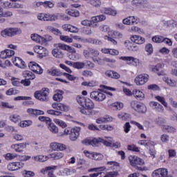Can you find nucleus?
I'll use <instances>...</instances> for the list:
<instances>
[{
	"label": "nucleus",
	"mask_w": 177,
	"mask_h": 177,
	"mask_svg": "<svg viewBox=\"0 0 177 177\" xmlns=\"http://www.w3.org/2000/svg\"><path fill=\"white\" fill-rule=\"evenodd\" d=\"M76 100L78 104L82 106V107H84V109H86V110H88V111H91V110L95 109V104L90 98H86L82 95H78L76 97Z\"/></svg>",
	"instance_id": "f257e3e1"
},
{
	"label": "nucleus",
	"mask_w": 177,
	"mask_h": 177,
	"mask_svg": "<svg viewBox=\"0 0 177 177\" xmlns=\"http://www.w3.org/2000/svg\"><path fill=\"white\" fill-rule=\"evenodd\" d=\"M129 161L133 168H136L137 171H143V168L138 167V165H145V160L138 156L131 155L129 156Z\"/></svg>",
	"instance_id": "f03ea898"
},
{
	"label": "nucleus",
	"mask_w": 177,
	"mask_h": 177,
	"mask_svg": "<svg viewBox=\"0 0 177 177\" xmlns=\"http://www.w3.org/2000/svg\"><path fill=\"white\" fill-rule=\"evenodd\" d=\"M49 88H43L41 90L36 91L34 93V96L39 102H48L49 100Z\"/></svg>",
	"instance_id": "7ed1b4c3"
},
{
	"label": "nucleus",
	"mask_w": 177,
	"mask_h": 177,
	"mask_svg": "<svg viewBox=\"0 0 177 177\" xmlns=\"http://www.w3.org/2000/svg\"><path fill=\"white\" fill-rule=\"evenodd\" d=\"M21 33V29L19 28H8L1 30V35L3 38H8V37H15V35H19Z\"/></svg>",
	"instance_id": "20e7f679"
},
{
	"label": "nucleus",
	"mask_w": 177,
	"mask_h": 177,
	"mask_svg": "<svg viewBox=\"0 0 177 177\" xmlns=\"http://www.w3.org/2000/svg\"><path fill=\"white\" fill-rule=\"evenodd\" d=\"M150 76L147 73H142L136 76L134 82L138 86H142L149 82Z\"/></svg>",
	"instance_id": "39448f33"
},
{
	"label": "nucleus",
	"mask_w": 177,
	"mask_h": 177,
	"mask_svg": "<svg viewBox=\"0 0 177 177\" xmlns=\"http://www.w3.org/2000/svg\"><path fill=\"white\" fill-rule=\"evenodd\" d=\"M90 97L95 102H103L106 99V93L102 91H94L90 93Z\"/></svg>",
	"instance_id": "423d86ee"
},
{
	"label": "nucleus",
	"mask_w": 177,
	"mask_h": 177,
	"mask_svg": "<svg viewBox=\"0 0 177 177\" xmlns=\"http://www.w3.org/2000/svg\"><path fill=\"white\" fill-rule=\"evenodd\" d=\"M34 50L35 53H37V57H39V59H44V57H46V56L49 55L48 49L42 46H35Z\"/></svg>",
	"instance_id": "0eeeda50"
},
{
	"label": "nucleus",
	"mask_w": 177,
	"mask_h": 177,
	"mask_svg": "<svg viewBox=\"0 0 177 177\" xmlns=\"http://www.w3.org/2000/svg\"><path fill=\"white\" fill-rule=\"evenodd\" d=\"M120 60H123V62H126L127 64H129V66H134L135 67H138V66L140 64V60H139V59L131 56L120 57Z\"/></svg>",
	"instance_id": "6e6552de"
},
{
	"label": "nucleus",
	"mask_w": 177,
	"mask_h": 177,
	"mask_svg": "<svg viewBox=\"0 0 177 177\" xmlns=\"http://www.w3.org/2000/svg\"><path fill=\"white\" fill-rule=\"evenodd\" d=\"M27 146H30V142H21L11 145L10 149L14 150L15 153H23V151H24V149H27Z\"/></svg>",
	"instance_id": "1a4fd4ad"
},
{
	"label": "nucleus",
	"mask_w": 177,
	"mask_h": 177,
	"mask_svg": "<svg viewBox=\"0 0 177 177\" xmlns=\"http://www.w3.org/2000/svg\"><path fill=\"white\" fill-rule=\"evenodd\" d=\"M131 5L135 8H140L142 6L145 9H151V6L149 4L147 0H133Z\"/></svg>",
	"instance_id": "9d476101"
},
{
	"label": "nucleus",
	"mask_w": 177,
	"mask_h": 177,
	"mask_svg": "<svg viewBox=\"0 0 177 177\" xmlns=\"http://www.w3.org/2000/svg\"><path fill=\"white\" fill-rule=\"evenodd\" d=\"M22 168H24V162H12L7 165V169L11 171H19Z\"/></svg>",
	"instance_id": "9b49d317"
},
{
	"label": "nucleus",
	"mask_w": 177,
	"mask_h": 177,
	"mask_svg": "<svg viewBox=\"0 0 177 177\" xmlns=\"http://www.w3.org/2000/svg\"><path fill=\"white\" fill-rule=\"evenodd\" d=\"M51 107L54 109V110H57V111H60V113H67L68 111V106L62 102H53L51 104Z\"/></svg>",
	"instance_id": "f8f14e48"
},
{
	"label": "nucleus",
	"mask_w": 177,
	"mask_h": 177,
	"mask_svg": "<svg viewBox=\"0 0 177 177\" xmlns=\"http://www.w3.org/2000/svg\"><path fill=\"white\" fill-rule=\"evenodd\" d=\"M50 149L53 151H64L67 149V146L63 143L53 142L50 144Z\"/></svg>",
	"instance_id": "ddd939ff"
},
{
	"label": "nucleus",
	"mask_w": 177,
	"mask_h": 177,
	"mask_svg": "<svg viewBox=\"0 0 177 177\" xmlns=\"http://www.w3.org/2000/svg\"><path fill=\"white\" fill-rule=\"evenodd\" d=\"M152 177H169L168 169L165 168H159L153 171L151 174Z\"/></svg>",
	"instance_id": "4468645a"
},
{
	"label": "nucleus",
	"mask_w": 177,
	"mask_h": 177,
	"mask_svg": "<svg viewBox=\"0 0 177 177\" xmlns=\"http://www.w3.org/2000/svg\"><path fill=\"white\" fill-rule=\"evenodd\" d=\"M82 145L85 146H98L100 143H102L101 138H86L82 141Z\"/></svg>",
	"instance_id": "2eb2a0df"
},
{
	"label": "nucleus",
	"mask_w": 177,
	"mask_h": 177,
	"mask_svg": "<svg viewBox=\"0 0 177 177\" xmlns=\"http://www.w3.org/2000/svg\"><path fill=\"white\" fill-rule=\"evenodd\" d=\"M29 68L35 74L41 75L44 73V69L35 62H31L29 63Z\"/></svg>",
	"instance_id": "dca6fc26"
},
{
	"label": "nucleus",
	"mask_w": 177,
	"mask_h": 177,
	"mask_svg": "<svg viewBox=\"0 0 177 177\" xmlns=\"http://www.w3.org/2000/svg\"><path fill=\"white\" fill-rule=\"evenodd\" d=\"M81 133V127H75L71 129V134L70 136V139L73 142H75L78 138H80V134Z\"/></svg>",
	"instance_id": "f3484780"
},
{
	"label": "nucleus",
	"mask_w": 177,
	"mask_h": 177,
	"mask_svg": "<svg viewBox=\"0 0 177 177\" xmlns=\"http://www.w3.org/2000/svg\"><path fill=\"white\" fill-rule=\"evenodd\" d=\"M37 20L41 21H53V14L41 12L37 15Z\"/></svg>",
	"instance_id": "a211bd4d"
},
{
	"label": "nucleus",
	"mask_w": 177,
	"mask_h": 177,
	"mask_svg": "<svg viewBox=\"0 0 177 177\" xmlns=\"http://www.w3.org/2000/svg\"><path fill=\"white\" fill-rule=\"evenodd\" d=\"M12 63L15 66L19 67V68H21L22 70L27 68V64H26V62L20 57H17L12 59Z\"/></svg>",
	"instance_id": "6ab92c4d"
},
{
	"label": "nucleus",
	"mask_w": 177,
	"mask_h": 177,
	"mask_svg": "<svg viewBox=\"0 0 177 177\" xmlns=\"http://www.w3.org/2000/svg\"><path fill=\"white\" fill-rule=\"evenodd\" d=\"M31 39H32L37 44H41V45H46V40L45 37L37 34L34 33L31 35Z\"/></svg>",
	"instance_id": "aec40b11"
},
{
	"label": "nucleus",
	"mask_w": 177,
	"mask_h": 177,
	"mask_svg": "<svg viewBox=\"0 0 177 177\" xmlns=\"http://www.w3.org/2000/svg\"><path fill=\"white\" fill-rule=\"evenodd\" d=\"M124 46L128 50H131L132 52H138L139 50V47L132 41L126 40L124 41Z\"/></svg>",
	"instance_id": "412c9836"
},
{
	"label": "nucleus",
	"mask_w": 177,
	"mask_h": 177,
	"mask_svg": "<svg viewBox=\"0 0 177 177\" xmlns=\"http://www.w3.org/2000/svg\"><path fill=\"white\" fill-rule=\"evenodd\" d=\"M70 19V17L64 13L53 14V21H56V20H64V21H68Z\"/></svg>",
	"instance_id": "4be33fe9"
},
{
	"label": "nucleus",
	"mask_w": 177,
	"mask_h": 177,
	"mask_svg": "<svg viewBox=\"0 0 177 177\" xmlns=\"http://www.w3.org/2000/svg\"><path fill=\"white\" fill-rule=\"evenodd\" d=\"M114 118L110 115H105L104 117H100L96 119V124H106L107 122H113Z\"/></svg>",
	"instance_id": "5701e85b"
},
{
	"label": "nucleus",
	"mask_w": 177,
	"mask_h": 177,
	"mask_svg": "<svg viewBox=\"0 0 177 177\" xmlns=\"http://www.w3.org/2000/svg\"><path fill=\"white\" fill-rule=\"evenodd\" d=\"M130 39L132 42L138 44V45H142V44H145V42H146L145 37L136 35L131 36Z\"/></svg>",
	"instance_id": "b1692460"
},
{
	"label": "nucleus",
	"mask_w": 177,
	"mask_h": 177,
	"mask_svg": "<svg viewBox=\"0 0 177 177\" xmlns=\"http://www.w3.org/2000/svg\"><path fill=\"white\" fill-rule=\"evenodd\" d=\"M161 129L163 132H167L168 133H175L176 132V128L168 124H162Z\"/></svg>",
	"instance_id": "393cba45"
},
{
	"label": "nucleus",
	"mask_w": 177,
	"mask_h": 177,
	"mask_svg": "<svg viewBox=\"0 0 177 177\" xmlns=\"http://www.w3.org/2000/svg\"><path fill=\"white\" fill-rule=\"evenodd\" d=\"M104 169H106L105 167L90 169L88 170V172H93V171L97 172V173L90 174V177H97L99 175H100V174H102L101 173L102 171H104Z\"/></svg>",
	"instance_id": "a878e982"
},
{
	"label": "nucleus",
	"mask_w": 177,
	"mask_h": 177,
	"mask_svg": "<svg viewBox=\"0 0 177 177\" xmlns=\"http://www.w3.org/2000/svg\"><path fill=\"white\" fill-rule=\"evenodd\" d=\"M133 96H134V97L137 99V100H145V93L138 89L133 90Z\"/></svg>",
	"instance_id": "bb28decb"
},
{
	"label": "nucleus",
	"mask_w": 177,
	"mask_h": 177,
	"mask_svg": "<svg viewBox=\"0 0 177 177\" xmlns=\"http://www.w3.org/2000/svg\"><path fill=\"white\" fill-rule=\"evenodd\" d=\"M64 92L62 90H57L55 95L53 96L54 102H62L63 100V95Z\"/></svg>",
	"instance_id": "cd10ccee"
},
{
	"label": "nucleus",
	"mask_w": 177,
	"mask_h": 177,
	"mask_svg": "<svg viewBox=\"0 0 177 177\" xmlns=\"http://www.w3.org/2000/svg\"><path fill=\"white\" fill-rule=\"evenodd\" d=\"M49 157L51 158V160H62V158L64 157V153L61 151H56L49 154Z\"/></svg>",
	"instance_id": "c85d7f7f"
},
{
	"label": "nucleus",
	"mask_w": 177,
	"mask_h": 177,
	"mask_svg": "<svg viewBox=\"0 0 177 177\" xmlns=\"http://www.w3.org/2000/svg\"><path fill=\"white\" fill-rule=\"evenodd\" d=\"M149 105L151 107H153L156 111H158L159 113H163L164 112V106L161 105L160 103L151 101L149 103Z\"/></svg>",
	"instance_id": "c756f323"
},
{
	"label": "nucleus",
	"mask_w": 177,
	"mask_h": 177,
	"mask_svg": "<svg viewBox=\"0 0 177 177\" xmlns=\"http://www.w3.org/2000/svg\"><path fill=\"white\" fill-rule=\"evenodd\" d=\"M73 174V170L68 168H64L61 169L57 172V175L58 176H70V175Z\"/></svg>",
	"instance_id": "7c9ffc66"
},
{
	"label": "nucleus",
	"mask_w": 177,
	"mask_h": 177,
	"mask_svg": "<svg viewBox=\"0 0 177 177\" xmlns=\"http://www.w3.org/2000/svg\"><path fill=\"white\" fill-rule=\"evenodd\" d=\"M32 158L35 161H37L39 162H45V161H48V160H49L50 157L49 155H37L35 156H33Z\"/></svg>",
	"instance_id": "2f4dec72"
},
{
	"label": "nucleus",
	"mask_w": 177,
	"mask_h": 177,
	"mask_svg": "<svg viewBox=\"0 0 177 177\" xmlns=\"http://www.w3.org/2000/svg\"><path fill=\"white\" fill-rule=\"evenodd\" d=\"M105 75L109 78H113L114 80H118L121 77L118 73L113 71H106L105 72Z\"/></svg>",
	"instance_id": "473e14b6"
},
{
	"label": "nucleus",
	"mask_w": 177,
	"mask_h": 177,
	"mask_svg": "<svg viewBox=\"0 0 177 177\" xmlns=\"http://www.w3.org/2000/svg\"><path fill=\"white\" fill-rule=\"evenodd\" d=\"M109 35L115 39H121L124 37V35L121 32L113 30L109 32Z\"/></svg>",
	"instance_id": "72a5a7b5"
},
{
	"label": "nucleus",
	"mask_w": 177,
	"mask_h": 177,
	"mask_svg": "<svg viewBox=\"0 0 177 177\" xmlns=\"http://www.w3.org/2000/svg\"><path fill=\"white\" fill-rule=\"evenodd\" d=\"M124 108V104L122 102H113L109 105V109L111 110L117 111V110H122Z\"/></svg>",
	"instance_id": "f704fd0d"
},
{
	"label": "nucleus",
	"mask_w": 177,
	"mask_h": 177,
	"mask_svg": "<svg viewBox=\"0 0 177 177\" xmlns=\"http://www.w3.org/2000/svg\"><path fill=\"white\" fill-rule=\"evenodd\" d=\"M106 20V15H100L91 17V23H100V21H104Z\"/></svg>",
	"instance_id": "c9c22d12"
},
{
	"label": "nucleus",
	"mask_w": 177,
	"mask_h": 177,
	"mask_svg": "<svg viewBox=\"0 0 177 177\" xmlns=\"http://www.w3.org/2000/svg\"><path fill=\"white\" fill-rule=\"evenodd\" d=\"M162 80L169 86H171L172 88L176 87V80H172L167 76L163 77Z\"/></svg>",
	"instance_id": "e433bc0d"
},
{
	"label": "nucleus",
	"mask_w": 177,
	"mask_h": 177,
	"mask_svg": "<svg viewBox=\"0 0 177 177\" xmlns=\"http://www.w3.org/2000/svg\"><path fill=\"white\" fill-rule=\"evenodd\" d=\"M101 12L105 15H109V16H116L117 10L112 8H104L101 9Z\"/></svg>",
	"instance_id": "4c0bfd02"
},
{
	"label": "nucleus",
	"mask_w": 177,
	"mask_h": 177,
	"mask_svg": "<svg viewBox=\"0 0 177 177\" xmlns=\"http://www.w3.org/2000/svg\"><path fill=\"white\" fill-rule=\"evenodd\" d=\"M101 143H103L104 146L111 147L113 146V138L111 137H104L101 138Z\"/></svg>",
	"instance_id": "58836bf2"
},
{
	"label": "nucleus",
	"mask_w": 177,
	"mask_h": 177,
	"mask_svg": "<svg viewBox=\"0 0 177 177\" xmlns=\"http://www.w3.org/2000/svg\"><path fill=\"white\" fill-rule=\"evenodd\" d=\"M47 125L49 131H50L52 133H59V127H57L54 123H53L52 120H50V122Z\"/></svg>",
	"instance_id": "ea45409f"
},
{
	"label": "nucleus",
	"mask_w": 177,
	"mask_h": 177,
	"mask_svg": "<svg viewBox=\"0 0 177 177\" xmlns=\"http://www.w3.org/2000/svg\"><path fill=\"white\" fill-rule=\"evenodd\" d=\"M22 75L26 80H35V74L30 71H24Z\"/></svg>",
	"instance_id": "a19ab883"
},
{
	"label": "nucleus",
	"mask_w": 177,
	"mask_h": 177,
	"mask_svg": "<svg viewBox=\"0 0 177 177\" xmlns=\"http://www.w3.org/2000/svg\"><path fill=\"white\" fill-rule=\"evenodd\" d=\"M47 73L50 75H53L55 77H59V75H62V73H60V71L55 67L48 69Z\"/></svg>",
	"instance_id": "79ce46f5"
},
{
	"label": "nucleus",
	"mask_w": 177,
	"mask_h": 177,
	"mask_svg": "<svg viewBox=\"0 0 177 177\" xmlns=\"http://www.w3.org/2000/svg\"><path fill=\"white\" fill-rule=\"evenodd\" d=\"M136 111L138 113H140L141 114H143L147 111V108L146 107V105L144 104H138L135 109Z\"/></svg>",
	"instance_id": "37998d69"
},
{
	"label": "nucleus",
	"mask_w": 177,
	"mask_h": 177,
	"mask_svg": "<svg viewBox=\"0 0 177 177\" xmlns=\"http://www.w3.org/2000/svg\"><path fill=\"white\" fill-rule=\"evenodd\" d=\"M118 118H119V120L121 121H128V120L131 118V115L124 112H120L118 115Z\"/></svg>",
	"instance_id": "c03bdc74"
},
{
	"label": "nucleus",
	"mask_w": 177,
	"mask_h": 177,
	"mask_svg": "<svg viewBox=\"0 0 177 177\" xmlns=\"http://www.w3.org/2000/svg\"><path fill=\"white\" fill-rule=\"evenodd\" d=\"M9 120L14 124H17L19 121H21V117L17 114H11L9 116Z\"/></svg>",
	"instance_id": "a18cd8bd"
},
{
	"label": "nucleus",
	"mask_w": 177,
	"mask_h": 177,
	"mask_svg": "<svg viewBox=\"0 0 177 177\" xmlns=\"http://www.w3.org/2000/svg\"><path fill=\"white\" fill-rule=\"evenodd\" d=\"M82 86H88L89 88H93L97 86V82L96 80H91L90 82H83L82 83Z\"/></svg>",
	"instance_id": "49530a36"
},
{
	"label": "nucleus",
	"mask_w": 177,
	"mask_h": 177,
	"mask_svg": "<svg viewBox=\"0 0 177 177\" xmlns=\"http://www.w3.org/2000/svg\"><path fill=\"white\" fill-rule=\"evenodd\" d=\"M53 122H55V124H56L61 128H63V129L67 128V123H66V122H64L60 119L54 118Z\"/></svg>",
	"instance_id": "de8ad7c7"
},
{
	"label": "nucleus",
	"mask_w": 177,
	"mask_h": 177,
	"mask_svg": "<svg viewBox=\"0 0 177 177\" xmlns=\"http://www.w3.org/2000/svg\"><path fill=\"white\" fill-rule=\"evenodd\" d=\"M52 55L54 57H57V59H63V56H64L63 53H62V51H59L57 48H54L52 50Z\"/></svg>",
	"instance_id": "09e8293b"
},
{
	"label": "nucleus",
	"mask_w": 177,
	"mask_h": 177,
	"mask_svg": "<svg viewBox=\"0 0 177 177\" xmlns=\"http://www.w3.org/2000/svg\"><path fill=\"white\" fill-rule=\"evenodd\" d=\"M56 169H57V166H48V167H46L44 169H41V174L45 175L46 174V172H50L52 171H56Z\"/></svg>",
	"instance_id": "8fccbe9b"
},
{
	"label": "nucleus",
	"mask_w": 177,
	"mask_h": 177,
	"mask_svg": "<svg viewBox=\"0 0 177 177\" xmlns=\"http://www.w3.org/2000/svg\"><path fill=\"white\" fill-rule=\"evenodd\" d=\"M18 156L19 155L17 153H8L3 155V157L7 161H12V160H15V158H17Z\"/></svg>",
	"instance_id": "3c124183"
},
{
	"label": "nucleus",
	"mask_w": 177,
	"mask_h": 177,
	"mask_svg": "<svg viewBox=\"0 0 177 177\" xmlns=\"http://www.w3.org/2000/svg\"><path fill=\"white\" fill-rule=\"evenodd\" d=\"M66 13L72 17H80V11L77 10H66Z\"/></svg>",
	"instance_id": "603ef678"
},
{
	"label": "nucleus",
	"mask_w": 177,
	"mask_h": 177,
	"mask_svg": "<svg viewBox=\"0 0 177 177\" xmlns=\"http://www.w3.org/2000/svg\"><path fill=\"white\" fill-rule=\"evenodd\" d=\"M19 127L21 128H26V127H30V125H32V120H22L18 124Z\"/></svg>",
	"instance_id": "864d4df0"
},
{
	"label": "nucleus",
	"mask_w": 177,
	"mask_h": 177,
	"mask_svg": "<svg viewBox=\"0 0 177 177\" xmlns=\"http://www.w3.org/2000/svg\"><path fill=\"white\" fill-rule=\"evenodd\" d=\"M162 67V65H161L160 64H158L157 65L151 66L150 69L151 70V71H153V73H155L156 74H157L158 72L160 71V70H161Z\"/></svg>",
	"instance_id": "5fc2aeb1"
},
{
	"label": "nucleus",
	"mask_w": 177,
	"mask_h": 177,
	"mask_svg": "<svg viewBox=\"0 0 177 177\" xmlns=\"http://www.w3.org/2000/svg\"><path fill=\"white\" fill-rule=\"evenodd\" d=\"M91 6H94V8H100L102 6V1L100 0H90L88 2Z\"/></svg>",
	"instance_id": "6e6d98bb"
},
{
	"label": "nucleus",
	"mask_w": 177,
	"mask_h": 177,
	"mask_svg": "<svg viewBox=\"0 0 177 177\" xmlns=\"http://www.w3.org/2000/svg\"><path fill=\"white\" fill-rule=\"evenodd\" d=\"M47 114H49L50 115H56L57 117H60V115H62V112L57 110L48 109L47 111Z\"/></svg>",
	"instance_id": "4d7b16f0"
},
{
	"label": "nucleus",
	"mask_w": 177,
	"mask_h": 177,
	"mask_svg": "<svg viewBox=\"0 0 177 177\" xmlns=\"http://www.w3.org/2000/svg\"><path fill=\"white\" fill-rule=\"evenodd\" d=\"M153 42H156V44H161V42H164V37L157 35L152 37Z\"/></svg>",
	"instance_id": "13d9d810"
},
{
	"label": "nucleus",
	"mask_w": 177,
	"mask_h": 177,
	"mask_svg": "<svg viewBox=\"0 0 177 177\" xmlns=\"http://www.w3.org/2000/svg\"><path fill=\"white\" fill-rule=\"evenodd\" d=\"M145 51L147 53V55L150 56V55H153V45L151 44H148L145 46Z\"/></svg>",
	"instance_id": "bf43d9fd"
},
{
	"label": "nucleus",
	"mask_w": 177,
	"mask_h": 177,
	"mask_svg": "<svg viewBox=\"0 0 177 177\" xmlns=\"http://www.w3.org/2000/svg\"><path fill=\"white\" fill-rule=\"evenodd\" d=\"M111 28L108 25H102L100 26V31L102 32H107L109 35V32L111 31Z\"/></svg>",
	"instance_id": "052dcab7"
},
{
	"label": "nucleus",
	"mask_w": 177,
	"mask_h": 177,
	"mask_svg": "<svg viewBox=\"0 0 177 177\" xmlns=\"http://www.w3.org/2000/svg\"><path fill=\"white\" fill-rule=\"evenodd\" d=\"M155 99H156L158 102H160V103L163 104L165 107H168V104L167 103V102H165V98H164V97L157 95L155 97Z\"/></svg>",
	"instance_id": "680f3d73"
},
{
	"label": "nucleus",
	"mask_w": 177,
	"mask_h": 177,
	"mask_svg": "<svg viewBox=\"0 0 177 177\" xmlns=\"http://www.w3.org/2000/svg\"><path fill=\"white\" fill-rule=\"evenodd\" d=\"M59 38L61 41H64V42H67L68 44H71V42H73V38L68 36L61 35Z\"/></svg>",
	"instance_id": "e2e57ef3"
},
{
	"label": "nucleus",
	"mask_w": 177,
	"mask_h": 177,
	"mask_svg": "<svg viewBox=\"0 0 177 177\" xmlns=\"http://www.w3.org/2000/svg\"><path fill=\"white\" fill-rule=\"evenodd\" d=\"M165 24L166 26H168V27H175L177 26V21L174 19H169L168 21H166L165 22Z\"/></svg>",
	"instance_id": "0e129e2a"
},
{
	"label": "nucleus",
	"mask_w": 177,
	"mask_h": 177,
	"mask_svg": "<svg viewBox=\"0 0 177 177\" xmlns=\"http://www.w3.org/2000/svg\"><path fill=\"white\" fill-rule=\"evenodd\" d=\"M127 149L131 151H136V153H139L140 150H139V147H136V145L132 144L127 146Z\"/></svg>",
	"instance_id": "69168bd1"
},
{
	"label": "nucleus",
	"mask_w": 177,
	"mask_h": 177,
	"mask_svg": "<svg viewBox=\"0 0 177 177\" xmlns=\"http://www.w3.org/2000/svg\"><path fill=\"white\" fill-rule=\"evenodd\" d=\"M100 129H102V131H113L114 129V127L111 125L109 124H102L100 126Z\"/></svg>",
	"instance_id": "338daca9"
},
{
	"label": "nucleus",
	"mask_w": 177,
	"mask_h": 177,
	"mask_svg": "<svg viewBox=\"0 0 177 177\" xmlns=\"http://www.w3.org/2000/svg\"><path fill=\"white\" fill-rule=\"evenodd\" d=\"M84 67H85V64L84 62H75L73 64V68H77L78 70L81 69V68H84Z\"/></svg>",
	"instance_id": "774afa93"
}]
</instances>
